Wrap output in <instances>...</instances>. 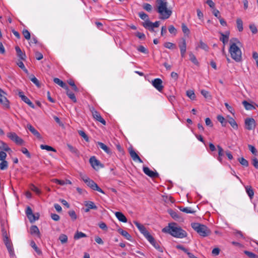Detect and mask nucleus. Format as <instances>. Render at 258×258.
I'll return each mask as SVG.
<instances>
[{"instance_id":"1","label":"nucleus","mask_w":258,"mask_h":258,"mask_svg":"<svg viewBox=\"0 0 258 258\" xmlns=\"http://www.w3.org/2000/svg\"><path fill=\"white\" fill-rule=\"evenodd\" d=\"M162 231L164 233L170 234L172 236L178 238L186 237L187 235L186 232L180 227L178 226L175 223H169L168 225L163 228Z\"/></svg>"},{"instance_id":"2","label":"nucleus","mask_w":258,"mask_h":258,"mask_svg":"<svg viewBox=\"0 0 258 258\" xmlns=\"http://www.w3.org/2000/svg\"><path fill=\"white\" fill-rule=\"evenodd\" d=\"M156 10L162 20L168 19L172 13L171 9L168 8L167 0H156Z\"/></svg>"},{"instance_id":"3","label":"nucleus","mask_w":258,"mask_h":258,"mask_svg":"<svg viewBox=\"0 0 258 258\" xmlns=\"http://www.w3.org/2000/svg\"><path fill=\"white\" fill-rule=\"evenodd\" d=\"M232 40L240 43L237 38H233L230 40V45L229 48V52L231 57L236 62H240L242 60V52L239 47L236 43L232 42Z\"/></svg>"},{"instance_id":"4","label":"nucleus","mask_w":258,"mask_h":258,"mask_svg":"<svg viewBox=\"0 0 258 258\" xmlns=\"http://www.w3.org/2000/svg\"><path fill=\"white\" fill-rule=\"evenodd\" d=\"M139 16L141 19L144 20V22L142 23L143 26L150 32H155L154 28L159 27L160 25V21L152 22L149 20L148 15L143 12H139Z\"/></svg>"},{"instance_id":"5","label":"nucleus","mask_w":258,"mask_h":258,"mask_svg":"<svg viewBox=\"0 0 258 258\" xmlns=\"http://www.w3.org/2000/svg\"><path fill=\"white\" fill-rule=\"evenodd\" d=\"M191 227L201 236L206 237L211 233L210 229L205 225L199 223H192Z\"/></svg>"},{"instance_id":"6","label":"nucleus","mask_w":258,"mask_h":258,"mask_svg":"<svg viewBox=\"0 0 258 258\" xmlns=\"http://www.w3.org/2000/svg\"><path fill=\"white\" fill-rule=\"evenodd\" d=\"M134 223L147 239H150L152 240V236L149 233L144 225L137 221H134Z\"/></svg>"},{"instance_id":"7","label":"nucleus","mask_w":258,"mask_h":258,"mask_svg":"<svg viewBox=\"0 0 258 258\" xmlns=\"http://www.w3.org/2000/svg\"><path fill=\"white\" fill-rule=\"evenodd\" d=\"M7 137L17 145H22L24 142L23 140L18 137L15 133H9L7 134Z\"/></svg>"},{"instance_id":"8","label":"nucleus","mask_w":258,"mask_h":258,"mask_svg":"<svg viewBox=\"0 0 258 258\" xmlns=\"http://www.w3.org/2000/svg\"><path fill=\"white\" fill-rule=\"evenodd\" d=\"M85 183L93 190H97L100 192L104 194L103 190L101 188H100L93 180L91 179L90 178H89L87 181H86Z\"/></svg>"},{"instance_id":"9","label":"nucleus","mask_w":258,"mask_h":258,"mask_svg":"<svg viewBox=\"0 0 258 258\" xmlns=\"http://www.w3.org/2000/svg\"><path fill=\"white\" fill-rule=\"evenodd\" d=\"M245 128L249 130H252L255 127V121L253 118H246L245 119Z\"/></svg>"},{"instance_id":"10","label":"nucleus","mask_w":258,"mask_h":258,"mask_svg":"<svg viewBox=\"0 0 258 258\" xmlns=\"http://www.w3.org/2000/svg\"><path fill=\"white\" fill-rule=\"evenodd\" d=\"M91 111L94 119L99 121L103 125L106 124L105 120L101 117L100 114L98 111H97L93 107L92 108V109H91Z\"/></svg>"},{"instance_id":"11","label":"nucleus","mask_w":258,"mask_h":258,"mask_svg":"<svg viewBox=\"0 0 258 258\" xmlns=\"http://www.w3.org/2000/svg\"><path fill=\"white\" fill-rule=\"evenodd\" d=\"M163 82L161 79L159 78H156L152 80V85L159 92H162L163 89V86L162 85Z\"/></svg>"},{"instance_id":"12","label":"nucleus","mask_w":258,"mask_h":258,"mask_svg":"<svg viewBox=\"0 0 258 258\" xmlns=\"http://www.w3.org/2000/svg\"><path fill=\"white\" fill-rule=\"evenodd\" d=\"M6 93L3 90L0 92V103L6 108L10 107L9 101L6 97Z\"/></svg>"},{"instance_id":"13","label":"nucleus","mask_w":258,"mask_h":258,"mask_svg":"<svg viewBox=\"0 0 258 258\" xmlns=\"http://www.w3.org/2000/svg\"><path fill=\"white\" fill-rule=\"evenodd\" d=\"M178 45L180 50L181 56L182 57H184L186 50V43L185 39L184 38H182L181 41L179 43Z\"/></svg>"},{"instance_id":"14","label":"nucleus","mask_w":258,"mask_h":258,"mask_svg":"<svg viewBox=\"0 0 258 258\" xmlns=\"http://www.w3.org/2000/svg\"><path fill=\"white\" fill-rule=\"evenodd\" d=\"M129 153L132 159L136 162L139 163H143V160L140 158L139 155L137 154L135 151L132 148H129Z\"/></svg>"},{"instance_id":"15","label":"nucleus","mask_w":258,"mask_h":258,"mask_svg":"<svg viewBox=\"0 0 258 258\" xmlns=\"http://www.w3.org/2000/svg\"><path fill=\"white\" fill-rule=\"evenodd\" d=\"M19 96L21 98V99L25 102L26 104H27L30 107L32 108H35V106L33 104V103L30 101V100L26 97L25 95H24L23 92L19 91L18 93Z\"/></svg>"},{"instance_id":"16","label":"nucleus","mask_w":258,"mask_h":258,"mask_svg":"<svg viewBox=\"0 0 258 258\" xmlns=\"http://www.w3.org/2000/svg\"><path fill=\"white\" fill-rule=\"evenodd\" d=\"M143 170L145 174L151 178L158 177L159 176V174L157 172L151 170L148 167H144Z\"/></svg>"},{"instance_id":"17","label":"nucleus","mask_w":258,"mask_h":258,"mask_svg":"<svg viewBox=\"0 0 258 258\" xmlns=\"http://www.w3.org/2000/svg\"><path fill=\"white\" fill-rule=\"evenodd\" d=\"M26 214L31 223H33L38 220V218L36 219L34 218V214L33 213L32 209L29 207H28L26 209Z\"/></svg>"},{"instance_id":"18","label":"nucleus","mask_w":258,"mask_h":258,"mask_svg":"<svg viewBox=\"0 0 258 258\" xmlns=\"http://www.w3.org/2000/svg\"><path fill=\"white\" fill-rule=\"evenodd\" d=\"M90 163L94 169H96L99 166L102 167L99 161L97 160L95 156L91 157L89 159Z\"/></svg>"},{"instance_id":"19","label":"nucleus","mask_w":258,"mask_h":258,"mask_svg":"<svg viewBox=\"0 0 258 258\" xmlns=\"http://www.w3.org/2000/svg\"><path fill=\"white\" fill-rule=\"evenodd\" d=\"M27 128L29 131L36 136L38 139H41L42 137L40 133L31 124H27Z\"/></svg>"},{"instance_id":"20","label":"nucleus","mask_w":258,"mask_h":258,"mask_svg":"<svg viewBox=\"0 0 258 258\" xmlns=\"http://www.w3.org/2000/svg\"><path fill=\"white\" fill-rule=\"evenodd\" d=\"M221 37L220 38V40L222 42L223 45H225L228 41L230 32L229 31L225 32V33H220Z\"/></svg>"},{"instance_id":"21","label":"nucleus","mask_w":258,"mask_h":258,"mask_svg":"<svg viewBox=\"0 0 258 258\" xmlns=\"http://www.w3.org/2000/svg\"><path fill=\"white\" fill-rule=\"evenodd\" d=\"M30 233L32 235L35 234L38 237H39V238L40 237V233L39 230L37 226L32 225L30 227Z\"/></svg>"},{"instance_id":"22","label":"nucleus","mask_w":258,"mask_h":258,"mask_svg":"<svg viewBox=\"0 0 258 258\" xmlns=\"http://www.w3.org/2000/svg\"><path fill=\"white\" fill-rule=\"evenodd\" d=\"M16 51L17 52V55L18 57H19L21 60H24L26 58V54L25 53H23L21 48L19 46H16L15 47Z\"/></svg>"},{"instance_id":"23","label":"nucleus","mask_w":258,"mask_h":258,"mask_svg":"<svg viewBox=\"0 0 258 258\" xmlns=\"http://www.w3.org/2000/svg\"><path fill=\"white\" fill-rule=\"evenodd\" d=\"M97 144L99 148L104 150L107 154H110L111 153V151L110 149L103 143L98 142Z\"/></svg>"},{"instance_id":"24","label":"nucleus","mask_w":258,"mask_h":258,"mask_svg":"<svg viewBox=\"0 0 258 258\" xmlns=\"http://www.w3.org/2000/svg\"><path fill=\"white\" fill-rule=\"evenodd\" d=\"M115 215L119 221L124 223H126L127 222L126 218L121 212H115Z\"/></svg>"},{"instance_id":"25","label":"nucleus","mask_w":258,"mask_h":258,"mask_svg":"<svg viewBox=\"0 0 258 258\" xmlns=\"http://www.w3.org/2000/svg\"><path fill=\"white\" fill-rule=\"evenodd\" d=\"M147 240L150 242V243L158 251L160 252H163L162 247H160L158 243H157L154 240V238L152 236V240L150 239H147Z\"/></svg>"},{"instance_id":"26","label":"nucleus","mask_w":258,"mask_h":258,"mask_svg":"<svg viewBox=\"0 0 258 258\" xmlns=\"http://www.w3.org/2000/svg\"><path fill=\"white\" fill-rule=\"evenodd\" d=\"M53 82L60 86L61 87L63 88L65 90H68V86L67 84L64 83L62 81L60 80L59 79L57 78H55L53 79Z\"/></svg>"},{"instance_id":"27","label":"nucleus","mask_w":258,"mask_h":258,"mask_svg":"<svg viewBox=\"0 0 258 258\" xmlns=\"http://www.w3.org/2000/svg\"><path fill=\"white\" fill-rule=\"evenodd\" d=\"M117 231L121 235L124 236V238H125L127 240H131L132 236L127 231L123 230L121 228L118 229Z\"/></svg>"},{"instance_id":"28","label":"nucleus","mask_w":258,"mask_h":258,"mask_svg":"<svg viewBox=\"0 0 258 258\" xmlns=\"http://www.w3.org/2000/svg\"><path fill=\"white\" fill-rule=\"evenodd\" d=\"M242 104L243 105V106L246 110H253V109H255V107L253 105L248 103L246 100H244L242 102Z\"/></svg>"},{"instance_id":"29","label":"nucleus","mask_w":258,"mask_h":258,"mask_svg":"<svg viewBox=\"0 0 258 258\" xmlns=\"http://www.w3.org/2000/svg\"><path fill=\"white\" fill-rule=\"evenodd\" d=\"M245 188L246 190V192L248 195L249 197L250 198V199H252L254 195V192L253 189L252 188V187L249 185H247L245 186Z\"/></svg>"},{"instance_id":"30","label":"nucleus","mask_w":258,"mask_h":258,"mask_svg":"<svg viewBox=\"0 0 258 258\" xmlns=\"http://www.w3.org/2000/svg\"><path fill=\"white\" fill-rule=\"evenodd\" d=\"M179 209L180 211L188 214H194L196 212L195 211L193 210L190 207H179Z\"/></svg>"},{"instance_id":"31","label":"nucleus","mask_w":258,"mask_h":258,"mask_svg":"<svg viewBox=\"0 0 258 258\" xmlns=\"http://www.w3.org/2000/svg\"><path fill=\"white\" fill-rule=\"evenodd\" d=\"M30 246L34 249L35 252L38 254V255H41L42 254V251L40 249H39L37 246L36 245L35 242L32 240L30 242Z\"/></svg>"},{"instance_id":"32","label":"nucleus","mask_w":258,"mask_h":258,"mask_svg":"<svg viewBox=\"0 0 258 258\" xmlns=\"http://www.w3.org/2000/svg\"><path fill=\"white\" fill-rule=\"evenodd\" d=\"M67 91V94L70 99H71L74 103L77 102V99L75 94L72 92L68 87V90H66Z\"/></svg>"},{"instance_id":"33","label":"nucleus","mask_w":258,"mask_h":258,"mask_svg":"<svg viewBox=\"0 0 258 258\" xmlns=\"http://www.w3.org/2000/svg\"><path fill=\"white\" fill-rule=\"evenodd\" d=\"M168 212L174 220H178L180 218V216L178 215L177 213L171 209L169 210Z\"/></svg>"},{"instance_id":"34","label":"nucleus","mask_w":258,"mask_h":258,"mask_svg":"<svg viewBox=\"0 0 258 258\" xmlns=\"http://www.w3.org/2000/svg\"><path fill=\"white\" fill-rule=\"evenodd\" d=\"M217 148L218 149V160L220 162H222V156L224 155V151L222 148L219 146H217Z\"/></svg>"},{"instance_id":"35","label":"nucleus","mask_w":258,"mask_h":258,"mask_svg":"<svg viewBox=\"0 0 258 258\" xmlns=\"http://www.w3.org/2000/svg\"><path fill=\"white\" fill-rule=\"evenodd\" d=\"M67 147L71 152L74 154L76 156L79 155V151L75 147H74L73 146L69 144H67Z\"/></svg>"},{"instance_id":"36","label":"nucleus","mask_w":258,"mask_h":258,"mask_svg":"<svg viewBox=\"0 0 258 258\" xmlns=\"http://www.w3.org/2000/svg\"><path fill=\"white\" fill-rule=\"evenodd\" d=\"M236 25L238 30L239 32H241L243 31V22L242 20L240 18H238L236 20Z\"/></svg>"},{"instance_id":"37","label":"nucleus","mask_w":258,"mask_h":258,"mask_svg":"<svg viewBox=\"0 0 258 258\" xmlns=\"http://www.w3.org/2000/svg\"><path fill=\"white\" fill-rule=\"evenodd\" d=\"M0 149L7 152L11 151V149L9 147L8 145L2 141H0Z\"/></svg>"},{"instance_id":"38","label":"nucleus","mask_w":258,"mask_h":258,"mask_svg":"<svg viewBox=\"0 0 258 258\" xmlns=\"http://www.w3.org/2000/svg\"><path fill=\"white\" fill-rule=\"evenodd\" d=\"M85 206L90 209L96 210L97 209V206L92 201L86 202Z\"/></svg>"},{"instance_id":"39","label":"nucleus","mask_w":258,"mask_h":258,"mask_svg":"<svg viewBox=\"0 0 258 258\" xmlns=\"http://www.w3.org/2000/svg\"><path fill=\"white\" fill-rule=\"evenodd\" d=\"M86 237H87L86 234L83 233L82 232L77 231L74 235V239H79L80 238Z\"/></svg>"},{"instance_id":"40","label":"nucleus","mask_w":258,"mask_h":258,"mask_svg":"<svg viewBox=\"0 0 258 258\" xmlns=\"http://www.w3.org/2000/svg\"><path fill=\"white\" fill-rule=\"evenodd\" d=\"M40 147L42 150H46L48 151H53L55 152H56V150L54 148L48 145H41Z\"/></svg>"},{"instance_id":"41","label":"nucleus","mask_w":258,"mask_h":258,"mask_svg":"<svg viewBox=\"0 0 258 258\" xmlns=\"http://www.w3.org/2000/svg\"><path fill=\"white\" fill-rule=\"evenodd\" d=\"M68 236L64 234H61L58 238L62 244L66 243L68 242Z\"/></svg>"},{"instance_id":"42","label":"nucleus","mask_w":258,"mask_h":258,"mask_svg":"<svg viewBox=\"0 0 258 258\" xmlns=\"http://www.w3.org/2000/svg\"><path fill=\"white\" fill-rule=\"evenodd\" d=\"M186 95L191 100H195L196 98L195 94L192 90H187L186 92Z\"/></svg>"},{"instance_id":"43","label":"nucleus","mask_w":258,"mask_h":258,"mask_svg":"<svg viewBox=\"0 0 258 258\" xmlns=\"http://www.w3.org/2000/svg\"><path fill=\"white\" fill-rule=\"evenodd\" d=\"M8 168V162L6 160L2 161L0 163V169L2 170H6Z\"/></svg>"},{"instance_id":"44","label":"nucleus","mask_w":258,"mask_h":258,"mask_svg":"<svg viewBox=\"0 0 258 258\" xmlns=\"http://www.w3.org/2000/svg\"><path fill=\"white\" fill-rule=\"evenodd\" d=\"M181 29H182V32H183V33L184 34L188 35L190 33L189 29L187 28V27L186 26V25L185 24L182 23L181 24Z\"/></svg>"},{"instance_id":"45","label":"nucleus","mask_w":258,"mask_h":258,"mask_svg":"<svg viewBox=\"0 0 258 258\" xmlns=\"http://www.w3.org/2000/svg\"><path fill=\"white\" fill-rule=\"evenodd\" d=\"M189 59L195 64L198 65L199 64V62L197 60L196 57L195 55L192 53L190 52L189 54Z\"/></svg>"},{"instance_id":"46","label":"nucleus","mask_w":258,"mask_h":258,"mask_svg":"<svg viewBox=\"0 0 258 258\" xmlns=\"http://www.w3.org/2000/svg\"><path fill=\"white\" fill-rule=\"evenodd\" d=\"M6 246L9 252L10 256H13L15 255V253H14V248L13 247V244H9L8 245H6Z\"/></svg>"},{"instance_id":"47","label":"nucleus","mask_w":258,"mask_h":258,"mask_svg":"<svg viewBox=\"0 0 258 258\" xmlns=\"http://www.w3.org/2000/svg\"><path fill=\"white\" fill-rule=\"evenodd\" d=\"M143 8L148 12H151L153 9L152 6L148 3L144 4L143 5Z\"/></svg>"},{"instance_id":"48","label":"nucleus","mask_w":258,"mask_h":258,"mask_svg":"<svg viewBox=\"0 0 258 258\" xmlns=\"http://www.w3.org/2000/svg\"><path fill=\"white\" fill-rule=\"evenodd\" d=\"M217 120L220 122L223 126H226V124L227 123V121L226 119L224 118V117L222 115H218L217 116Z\"/></svg>"},{"instance_id":"49","label":"nucleus","mask_w":258,"mask_h":258,"mask_svg":"<svg viewBox=\"0 0 258 258\" xmlns=\"http://www.w3.org/2000/svg\"><path fill=\"white\" fill-rule=\"evenodd\" d=\"M238 161L244 167H247L248 166V161L243 157L238 158Z\"/></svg>"},{"instance_id":"50","label":"nucleus","mask_w":258,"mask_h":258,"mask_svg":"<svg viewBox=\"0 0 258 258\" xmlns=\"http://www.w3.org/2000/svg\"><path fill=\"white\" fill-rule=\"evenodd\" d=\"M201 94L204 96V97L206 99H211V96L210 93L205 90H202L201 91Z\"/></svg>"},{"instance_id":"51","label":"nucleus","mask_w":258,"mask_h":258,"mask_svg":"<svg viewBox=\"0 0 258 258\" xmlns=\"http://www.w3.org/2000/svg\"><path fill=\"white\" fill-rule=\"evenodd\" d=\"M228 122L233 128L237 129V128H238L237 124L236 123V121L233 118L231 117L229 119Z\"/></svg>"},{"instance_id":"52","label":"nucleus","mask_w":258,"mask_h":258,"mask_svg":"<svg viewBox=\"0 0 258 258\" xmlns=\"http://www.w3.org/2000/svg\"><path fill=\"white\" fill-rule=\"evenodd\" d=\"M244 253L246 255H247L249 258H258V255H256L255 254L252 252L245 250L244 251Z\"/></svg>"},{"instance_id":"53","label":"nucleus","mask_w":258,"mask_h":258,"mask_svg":"<svg viewBox=\"0 0 258 258\" xmlns=\"http://www.w3.org/2000/svg\"><path fill=\"white\" fill-rule=\"evenodd\" d=\"M68 82L69 84L72 86V89L74 91H75L76 92L79 91V89H78V87H77V86L75 85L74 81L70 80L68 81Z\"/></svg>"},{"instance_id":"54","label":"nucleus","mask_w":258,"mask_h":258,"mask_svg":"<svg viewBox=\"0 0 258 258\" xmlns=\"http://www.w3.org/2000/svg\"><path fill=\"white\" fill-rule=\"evenodd\" d=\"M249 28L252 33L255 34L257 32V29L254 24H251L249 26Z\"/></svg>"},{"instance_id":"55","label":"nucleus","mask_w":258,"mask_h":258,"mask_svg":"<svg viewBox=\"0 0 258 258\" xmlns=\"http://www.w3.org/2000/svg\"><path fill=\"white\" fill-rule=\"evenodd\" d=\"M22 34L24 35V37L26 39H27V40L30 39L31 35H30V32L27 30H26V29L23 30L22 31Z\"/></svg>"},{"instance_id":"56","label":"nucleus","mask_w":258,"mask_h":258,"mask_svg":"<svg viewBox=\"0 0 258 258\" xmlns=\"http://www.w3.org/2000/svg\"><path fill=\"white\" fill-rule=\"evenodd\" d=\"M168 31L170 34H173L174 35H175L177 33V30L173 25H170L169 26Z\"/></svg>"},{"instance_id":"57","label":"nucleus","mask_w":258,"mask_h":258,"mask_svg":"<svg viewBox=\"0 0 258 258\" xmlns=\"http://www.w3.org/2000/svg\"><path fill=\"white\" fill-rule=\"evenodd\" d=\"M30 189L32 191H34L37 195H39L41 194L40 190L35 186L34 184H31L30 186Z\"/></svg>"},{"instance_id":"58","label":"nucleus","mask_w":258,"mask_h":258,"mask_svg":"<svg viewBox=\"0 0 258 258\" xmlns=\"http://www.w3.org/2000/svg\"><path fill=\"white\" fill-rule=\"evenodd\" d=\"M137 50L142 53L147 54L148 53V50L143 45H140L138 48Z\"/></svg>"},{"instance_id":"59","label":"nucleus","mask_w":258,"mask_h":258,"mask_svg":"<svg viewBox=\"0 0 258 258\" xmlns=\"http://www.w3.org/2000/svg\"><path fill=\"white\" fill-rule=\"evenodd\" d=\"M164 46L168 49H173L175 47V45L171 42H165L164 44Z\"/></svg>"},{"instance_id":"60","label":"nucleus","mask_w":258,"mask_h":258,"mask_svg":"<svg viewBox=\"0 0 258 258\" xmlns=\"http://www.w3.org/2000/svg\"><path fill=\"white\" fill-rule=\"evenodd\" d=\"M21 151L25 154L28 158H31V154H30L28 150L25 147L22 148L21 149Z\"/></svg>"},{"instance_id":"61","label":"nucleus","mask_w":258,"mask_h":258,"mask_svg":"<svg viewBox=\"0 0 258 258\" xmlns=\"http://www.w3.org/2000/svg\"><path fill=\"white\" fill-rule=\"evenodd\" d=\"M199 46L203 49L208 51V45L205 43L204 42H203L202 40L200 41V45Z\"/></svg>"},{"instance_id":"62","label":"nucleus","mask_w":258,"mask_h":258,"mask_svg":"<svg viewBox=\"0 0 258 258\" xmlns=\"http://www.w3.org/2000/svg\"><path fill=\"white\" fill-rule=\"evenodd\" d=\"M69 215L71 217L72 220H75L77 218V216L76 214V212L74 210L70 211L69 212Z\"/></svg>"},{"instance_id":"63","label":"nucleus","mask_w":258,"mask_h":258,"mask_svg":"<svg viewBox=\"0 0 258 258\" xmlns=\"http://www.w3.org/2000/svg\"><path fill=\"white\" fill-rule=\"evenodd\" d=\"M52 181L54 183H55L56 184H59L61 185H63L65 184L64 180H59L57 179H53L52 180Z\"/></svg>"},{"instance_id":"64","label":"nucleus","mask_w":258,"mask_h":258,"mask_svg":"<svg viewBox=\"0 0 258 258\" xmlns=\"http://www.w3.org/2000/svg\"><path fill=\"white\" fill-rule=\"evenodd\" d=\"M212 13L218 19H220L221 17L220 15L219 11L218 10L216 9H213V10H212Z\"/></svg>"}]
</instances>
